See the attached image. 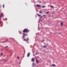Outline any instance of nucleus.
<instances>
[{
	"instance_id": "21",
	"label": "nucleus",
	"mask_w": 67,
	"mask_h": 67,
	"mask_svg": "<svg viewBox=\"0 0 67 67\" xmlns=\"http://www.w3.org/2000/svg\"><path fill=\"white\" fill-rule=\"evenodd\" d=\"M32 66H34V63L33 64Z\"/></svg>"
},
{
	"instance_id": "19",
	"label": "nucleus",
	"mask_w": 67,
	"mask_h": 67,
	"mask_svg": "<svg viewBox=\"0 0 67 67\" xmlns=\"http://www.w3.org/2000/svg\"><path fill=\"white\" fill-rule=\"evenodd\" d=\"M17 58H18V59H19V57H17Z\"/></svg>"
},
{
	"instance_id": "3",
	"label": "nucleus",
	"mask_w": 67,
	"mask_h": 67,
	"mask_svg": "<svg viewBox=\"0 0 67 67\" xmlns=\"http://www.w3.org/2000/svg\"><path fill=\"white\" fill-rule=\"evenodd\" d=\"M24 41H26V42H27V41H29V39H28L26 40V39H24Z\"/></svg>"
},
{
	"instance_id": "20",
	"label": "nucleus",
	"mask_w": 67,
	"mask_h": 67,
	"mask_svg": "<svg viewBox=\"0 0 67 67\" xmlns=\"http://www.w3.org/2000/svg\"><path fill=\"white\" fill-rule=\"evenodd\" d=\"M43 16H46V15H43Z\"/></svg>"
},
{
	"instance_id": "18",
	"label": "nucleus",
	"mask_w": 67,
	"mask_h": 67,
	"mask_svg": "<svg viewBox=\"0 0 67 67\" xmlns=\"http://www.w3.org/2000/svg\"><path fill=\"white\" fill-rule=\"evenodd\" d=\"M3 54V53H1V55H2Z\"/></svg>"
},
{
	"instance_id": "17",
	"label": "nucleus",
	"mask_w": 67,
	"mask_h": 67,
	"mask_svg": "<svg viewBox=\"0 0 67 67\" xmlns=\"http://www.w3.org/2000/svg\"><path fill=\"white\" fill-rule=\"evenodd\" d=\"M40 13H42V12H41V11H40L39 12Z\"/></svg>"
},
{
	"instance_id": "4",
	"label": "nucleus",
	"mask_w": 67,
	"mask_h": 67,
	"mask_svg": "<svg viewBox=\"0 0 67 67\" xmlns=\"http://www.w3.org/2000/svg\"><path fill=\"white\" fill-rule=\"evenodd\" d=\"M36 6L37 7H41V5L38 4Z\"/></svg>"
},
{
	"instance_id": "5",
	"label": "nucleus",
	"mask_w": 67,
	"mask_h": 67,
	"mask_svg": "<svg viewBox=\"0 0 67 67\" xmlns=\"http://www.w3.org/2000/svg\"><path fill=\"white\" fill-rule=\"evenodd\" d=\"M2 15H3V13H2L1 15H0V18H2Z\"/></svg>"
},
{
	"instance_id": "8",
	"label": "nucleus",
	"mask_w": 67,
	"mask_h": 67,
	"mask_svg": "<svg viewBox=\"0 0 67 67\" xmlns=\"http://www.w3.org/2000/svg\"><path fill=\"white\" fill-rule=\"evenodd\" d=\"M61 25L62 26H63V23H61Z\"/></svg>"
},
{
	"instance_id": "2",
	"label": "nucleus",
	"mask_w": 67,
	"mask_h": 67,
	"mask_svg": "<svg viewBox=\"0 0 67 67\" xmlns=\"http://www.w3.org/2000/svg\"><path fill=\"white\" fill-rule=\"evenodd\" d=\"M23 38H24V37H25V34L24 32L23 33Z\"/></svg>"
},
{
	"instance_id": "22",
	"label": "nucleus",
	"mask_w": 67,
	"mask_h": 67,
	"mask_svg": "<svg viewBox=\"0 0 67 67\" xmlns=\"http://www.w3.org/2000/svg\"><path fill=\"white\" fill-rule=\"evenodd\" d=\"M19 33H20V34H21V32H19Z\"/></svg>"
},
{
	"instance_id": "16",
	"label": "nucleus",
	"mask_w": 67,
	"mask_h": 67,
	"mask_svg": "<svg viewBox=\"0 0 67 67\" xmlns=\"http://www.w3.org/2000/svg\"><path fill=\"white\" fill-rule=\"evenodd\" d=\"M47 14H48V13H49V12H47Z\"/></svg>"
},
{
	"instance_id": "25",
	"label": "nucleus",
	"mask_w": 67,
	"mask_h": 67,
	"mask_svg": "<svg viewBox=\"0 0 67 67\" xmlns=\"http://www.w3.org/2000/svg\"><path fill=\"white\" fill-rule=\"evenodd\" d=\"M5 20H7V18H6Z\"/></svg>"
},
{
	"instance_id": "13",
	"label": "nucleus",
	"mask_w": 67,
	"mask_h": 67,
	"mask_svg": "<svg viewBox=\"0 0 67 67\" xmlns=\"http://www.w3.org/2000/svg\"><path fill=\"white\" fill-rule=\"evenodd\" d=\"M38 16H41V15H39L38 14H37Z\"/></svg>"
},
{
	"instance_id": "11",
	"label": "nucleus",
	"mask_w": 67,
	"mask_h": 67,
	"mask_svg": "<svg viewBox=\"0 0 67 67\" xmlns=\"http://www.w3.org/2000/svg\"><path fill=\"white\" fill-rule=\"evenodd\" d=\"M52 66H53V67L54 66H55V64H52Z\"/></svg>"
},
{
	"instance_id": "29",
	"label": "nucleus",
	"mask_w": 67,
	"mask_h": 67,
	"mask_svg": "<svg viewBox=\"0 0 67 67\" xmlns=\"http://www.w3.org/2000/svg\"><path fill=\"white\" fill-rule=\"evenodd\" d=\"M6 41H8V40H6Z\"/></svg>"
},
{
	"instance_id": "10",
	"label": "nucleus",
	"mask_w": 67,
	"mask_h": 67,
	"mask_svg": "<svg viewBox=\"0 0 67 67\" xmlns=\"http://www.w3.org/2000/svg\"><path fill=\"white\" fill-rule=\"evenodd\" d=\"M42 8H45V6H42Z\"/></svg>"
},
{
	"instance_id": "26",
	"label": "nucleus",
	"mask_w": 67,
	"mask_h": 67,
	"mask_svg": "<svg viewBox=\"0 0 67 67\" xmlns=\"http://www.w3.org/2000/svg\"><path fill=\"white\" fill-rule=\"evenodd\" d=\"M36 54L37 55V52H36Z\"/></svg>"
},
{
	"instance_id": "27",
	"label": "nucleus",
	"mask_w": 67,
	"mask_h": 67,
	"mask_svg": "<svg viewBox=\"0 0 67 67\" xmlns=\"http://www.w3.org/2000/svg\"><path fill=\"white\" fill-rule=\"evenodd\" d=\"M0 24H1V22L0 21Z\"/></svg>"
},
{
	"instance_id": "28",
	"label": "nucleus",
	"mask_w": 67,
	"mask_h": 67,
	"mask_svg": "<svg viewBox=\"0 0 67 67\" xmlns=\"http://www.w3.org/2000/svg\"><path fill=\"white\" fill-rule=\"evenodd\" d=\"M33 55H34V54H33Z\"/></svg>"
},
{
	"instance_id": "14",
	"label": "nucleus",
	"mask_w": 67,
	"mask_h": 67,
	"mask_svg": "<svg viewBox=\"0 0 67 67\" xmlns=\"http://www.w3.org/2000/svg\"><path fill=\"white\" fill-rule=\"evenodd\" d=\"M43 47H44V48H45V47H46V46H43Z\"/></svg>"
},
{
	"instance_id": "9",
	"label": "nucleus",
	"mask_w": 67,
	"mask_h": 67,
	"mask_svg": "<svg viewBox=\"0 0 67 67\" xmlns=\"http://www.w3.org/2000/svg\"><path fill=\"white\" fill-rule=\"evenodd\" d=\"M36 62L37 63V64H38V60H37V59H36Z\"/></svg>"
},
{
	"instance_id": "15",
	"label": "nucleus",
	"mask_w": 67,
	"mask_h": 67,
	"mask_svg": "<svg viewBox=\"0 0 67 67\" xmlns=\"http://www.w3.org/2000/svg\"><path fill=\"white\" fill-rule=\"evenodd\" d=\"M3 8H4V5H3Z\"/></svg>"
},
{
	"instance_id": "24",
	"label": "nucleus",
	"mask_w": 67,
	"mask_h": 67,
	"mask_svg": "<svg viewBox=\"0 0 67 67\" xmlns=\"http://www.w3.org/2000/svg\"><path fill=\"white\" fill-rule=\"evenodd\" d=\"M8 46H7L6 47H8Z\"/></svg>"
},
{
	"instance_id": "23",
	"label": "nucleus",
	"mask_w": 67,
	"mask_h": 67,
	"mask_svg": "<svg viewBox=\"0 0 67 67\" xmlns=\"http://www.w3.org/2000/svg\"><path fill=\"white\" fill-rule=\"evenodd\" d=\"M42 18V16H41V17H40V18L41 19V18Z\"/></svg>"
},
{
	"instance_id": "7",
	"label": "nucleus",
	"mask_w": 67,
	"mask_h": 67,
	"mask_svg": "<svg viewBox=\"0 0 67 67\" xmlns=\"http://www.w3.org/2000/svg\"><path fill=\"white\" fill-rule=\"evenodd\" d=\"M31 60L32 61V62H34L35 60H34V58H32Z\"/></svg>"
},
{
	"instance_id": "6",
	"label": "nucleus",
	"mask_w": 67,
	"mask_h": 67,
	"mask_svg": "<svg viewBox=\"0 0 67 67\" xmlns=\"http://www.w3.org/2000/svg\"><path fill=\"white\" fill-rule=\"evenodd\" d=\"M30 53H29L27 54V57H29V56H30Z\"/></svg>"
},
{
	"instance_id": "1",
	"label": "nucleus",
	"mask_w": 67,
	"mask_h": 67,
	"mask_svg": "<svg viewBox=\"0 0 67 67\" xmlns=\"http://www.w3.org/2000/svg\"><path fill=\"white\" fill-rule=\"evenodd\" d=\"M30 32V30H29L28 29H25L23 31V32H24V33H25V32L28 33V32Z\"/></svg>"
},
{
	"instance_id": "12",
	"label": "nucleus",
	"mask_w": 67,
	"mask_h": 67,
	"mask_svg": "<svg viewBox=\"0 0 67 67\" xmlns=\"http://www.w3.org/2000/svg\"><path fill=\"white\" fill-rule=\"evenodd\" d=\"M50 7H51V8H54V7L52 6V5H51L50 6Z\"/></svg>"
}]
</instances>
